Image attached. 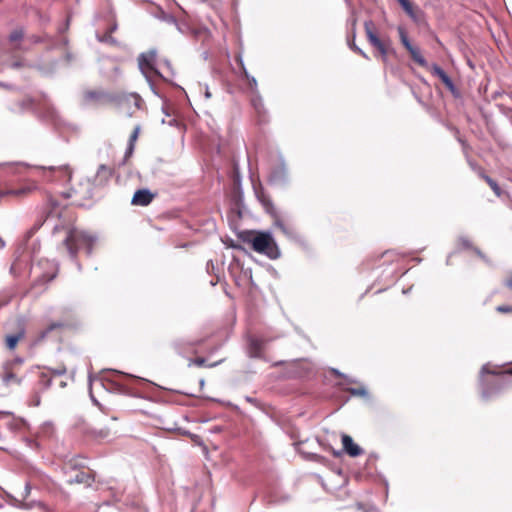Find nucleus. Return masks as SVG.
<instances>
[{
    "label": "nucleus",
    "instance_id": "f257e3e1",
    "mask_svg": "<svg viewBox=\"0 0 512 512\" xmlns=\"http://www.w3.org/2000/svg\"><path fill=\"white\" fill-rule=\"evenodd\" d=\"M96 238L76 228L70 229L63 240L71 258L75 259L79 250H85L88 255L92 253Z\"/></svg>",
    "mask_w": 512,
    "mask_h": 512
},
{
    "label": "nucleus",
    "instance_id": "f03ea898",
    "mask_svg": "<svg viewBox=\"0 0 512 512\" xmlns=\"http://www.w3.org/2000/svg\"><path fill=\"white\" fill-rule=\"evenodd\" d=\"M252 249L267 256L270 259H277L280 256V250L269 232H257L254 236L245 239Z\"/></svg>",
    "mask_w": 512,
    "mask_h": 512
},
{
    "label": "nucleus",
    "instance_id": "7ed1b4c3",
    "mask_svg": "<svg viewBox=\"0 0 512 512\" xmlns=\"http://www.w3.org/2000/svg\"><path fill=\"white\" fill-rule=\"evenodd\" d=\"M365 34L368 42L380 54L382 61L387 62L388 53L391 50V40L389 37L379 38L375 32V25L373 21L368 20L364 23Z\"/></svg>",
    "mask_w": 512,
    "mask_h": 512
},
{
    "label": "nucleus",
    "instance_id": "20e7f679",
    "mask_svg": "<svg viewBox=\"0 0 512 512\" xmlns=\"http://www.w3.org/2000/svg\"><path fill=\"white\" fill-rule=\"evenodd\" d=\"M254 192L256 195V198L261 203L263 208L265 209L266 213H268L273 219L274 223L277 227H279L283 232H286L284 224L282 220L280 219L279 213L277 209L275 208L271 197L269 194L265 191V189L259 184L258 186H254Z\"/></svg>",
    "mask_w": 512,
    "mask_h": 512
},
{
    "label": "nucleus",
    "instance_id": "39448f33",
    "mask_svg": "<svg viewBox=\"0 0 512 512\" xmlns=\"http://www.w3.org/2000/svg\"><path fill=\"white\" fill-rule=\"evenodd\" d=\"M156 58V50H150L148 52L141 53L138 57L139 69L148 80H150L151 74L165 78V76L155 66Z\"/></svg>",
    "mask_w": 512,
    "mask_h": 512
},
{
    "label": "nucleus",
    "instance_id": "423d86ee",
    "mask_svg": "<svg viewBox=\"0 0 512 512\" xmlns=\"http://www.w3.org/2000/svg\"><path fill=\"white\" fill-rule=\"evenodd\" d=\"M397 31H398L399 38H400L402 45L410 53L412 59L422 67H428V63H427L426 59L423 57V55L421 54L420 49L417 46H414L411 44L405 28L402 26H399L397 28Z\"/></svg>",
    "mask_w": 512,
    "mask_h": 512
},
{
    "label": "nucleus",
    "instance_id": "0eeeda50",
    "mask_svg": "<svg viewBox=\"0 0 512 512\" xmlns=\"http://www.w3.org/2000/svg\"><path fill=\"white\" fill-rule=\"evenodd\" d=\"M0 379L5 386L20 385L22 382V376L13 364H3Z\"/></svg>",
    "mask_w": 512,
    "mask_h": 512
},
{
    "label": "nucleus",
    "instance_id": "6e6552de",
    "mask_svg": "<svg viewBox=\"0 0 512 512\" xmlns=\"http://www.w3.org/2000/svg\"><path fill=\"white\" fill-rule=\"evenodd\" d=\"M154 198L155 194H153L149 189H139L134 193L131 204L135 206H147Z\"/></svg>",
    "mask_w": 512,
    "mask_h": 512
},
{
    "label": "nucleus",
    "instance_id": "1a4fd4ad",
    "mask_svg": "<svg viewBox=\"0 0 512 512\" xmlns=\"http://www.w3.org/2000/svg\"><path fill=\"white\" fill-rule=\"evenodd\" d=\"M430 70H431V73L434 76L438 77L450 91L453 92L455 90V85H454L452 79L447 75V73L440 66H438L437 64H433V65H431Z\"/></svg>",
    "mask_w": 512,
    "mask_h": 512
},
{
    "label": "nucleus",
    "instance_id": "9d476101",
    "mask_svg": "<svg viewBox=\"0 0 512 512\" xmlns=\"http://www.w3.org/2000/svg\"><path fill=\"white\" fill-rule=\"evenodd\" d=\"M84 434L95 441H101L106 439L110 435V430L108 428H93L87 427L84 430Z\"/></svg>",
    "mask_w": 512,
    "mask_h": 512
},
{
    "label": "nucleus",
    "instance_id": "9b49d317",
    "mask_svg": "<svg viewBox=\"0 0 512 512\" xmlns=\"http://www.w3.org/2000/svg\"><path fill=\"white\" fill-rule=\"evenodd\" d=\"M342 444L344 450L352 457H357L363 453V450L353 442V439L348 435L342 436Z\"/></svg>",
    "mask_w": 512,
    "mask_h": 512
},
{
    "label": "nucleus",
    "instance_id": "f8f14e48",
    "mask_svg": "<svg viewBox=\"0 0 512 512\" xmlns=\"http://www.w3.org/2000/svg\"><path fill=\"white\" fill-rule=\"evenodd\" d=\"M66 481L70 485L85 484L89 486L93 482V477L88 472L78 471L74 476L68 477Z\"/></svg>",
    "mask_w": 512,
    "mask_h": 512
},
{
    "label": "nucleus",
    "instance_id": "ddd939ff",
    "mask_svg": "<svg viewBox=\"0 0 512 512\" xmlns=\"http://www.w3.org/2000/svg\"><path fill=\"white\" fill-rule=\"evenodd\" d=\"M112 168L106 166L105 164H101L98 169L95 176V181L98 185H103L107 183V181L112 176Z\"/></svg>",
    "mask_w": 512,
    "mask_h": 512
},
{
    "label": "nucleus",
    "instance_id": "4468645a",
    "mask_svg": "<svg viewBox=\"0 0 512 512\" xmlns=\"http://www.w3.org/2000/svg\"><path fill=\"white\" fill-rule=\"evenodd\" d=\"M478 176L489 185V187L492 189V191L495 193L497 197L501 196L502 190L500 186L494 179H492L485 173L483 168H478Z\"/></svg>",
    "mask_w": 512,
    "mask_h": 512
},
{
    "label": "nucleus",
    "instance_id": "2eb2a0df",
    "mask_svg": "<svg viewBox=\"0 0 512 512\" xmlns=\"http://www.w3.org/2000/svg\"><path fill=\"white\" fill-rule=\"evenodd\" d=\"M404 12L413 20L418 21L420 10L415 7L409 0H397Z\"/></svg>",
    "mask_w": 512,
    "mask_h": 512
},
{
    "label": "nucleus",
    "instance_id": "dca6fc26",
    "mask_svg": "<svg viewBox=\"0 0 512 512\" xmlns=\"http://www.w3.org/2000/svg\"><path fill=\"white\" fill-rule=\"evenodd\" d=\"M31 187L25 186L18 189H0V201L6 196L22 197L31 192Z\"/></svg>",
    "mask_w": 512,
    "mask_h": 512
},
{
    "label": "nucleus",
    "instance_id": "f3484780",
    "mask_svg": "<svg viewBox=\"0 0 512 512\" xmlns=\"http://www.w3.org/2000/svg\"><path fill=\"white\" fill-rule=\"evenodd\" d=\"M194 39L201 40L203 42L207 41L211 37V33L208 28L206 27H192L191 33H190Z\"/></svg>",
    "mask_w": 512,
    "mask_h": 512
},
{
    "label": "nucleus",
    "instance_id": "a211bd4d",
    "mask_svg": "<svg viewBox=\"0 0 512 512\" xmlns=\"http://www.w3.org/2000/svg\"><path fill=\"white\" fill-rule=\"evenodd\" d=\"M64 326H65V323L62 321H56V322L50 323L44 330H42L39 333L38 340L45 339L50 332H52L53 330H56V329H62Z\"/></svg>",
    "mask_w": 512,
    "mask_h": 512
},
{
    "label": "nucleus",
    "instance_id": "6ab92c4d",
    "mask_svg": "<svg viewBox=\"0 0 512 512\" xmlns=\"http://www.w3.org/2000/svg\"><path fill=\"white\" fill-rule=\"evenodd\" d=\"M23 336H24L23 331H20L16 334H12V335H7L5 338V344H6L7 348L10 350H13L16 347L19 340L21 338H23Z\"/></svg>",
    "mask_w": 512,
    "mask_h": 512
},
{
    "label": "nucleus",
    "instance_id": "aec40b11",
    "mask_svg": "<svg viewBox=\"0 0 512 512\" xmlns=\"http://www.w3.org/2000/svg\"><path fill=\"white\" fill-rule=\"evenodd\" d=\"M459 245L463 249H472L481 259L486 260V256L476 247H473L471 241L468 238L461 237L459 239Z\"/></svg>",
    "mask_w": 512,
    "mask_h": 512
},
{
    "label": "nucleus",
    "instance_id": "412c9836",
    "mask_svg": "<svg viewBox=\"0 0 512 512\" xmlns=\"http://www.w3.org/2000/svg\"><path fill=\"white\" fill-rule=\"evenodd\" d=\"M249 352L252 357H259L262 352V343L257 339H252L249 344Z\"/></svg>",
    "mask_w": 512,
    "mask_h": 512
},
{
    "label": "nucleus",
    "instance_id": "4be33fe9",
    "mask_svg": "<svg viewBox=\"0 0 512 512\" xmlns=\"http://www.w3.org/2000/svg\"><path fill=\"white\" fill-rule=\"evenodd\" d=\"M49 169L61 174V178L59 180L69 181L71 179L72 173L68 166H60L58 168L50 167Z\"/></svg>",
    "mask_w": 512,
    "mask_h": 512
},
{
    "label": "nucleus",
    "instance_id": "5701e85b",
    "mask_svg": "<svg viewBox=\"0 0 512 512\" xmlns=\"http://www.w3.org/2000/svg\"><path fill=\"white\" fill-rule=\"evenodd\" d=\"M52 384V377L47 372H42L39 376L38 385L42 390L48 389Z\"/></svg>",
    "mask_w": 512,
    "mask_h": 512
},
{
    "label": "nucleus",
    "instance_id": "b1692460",
    "mask_svg": "<svg viewBox=\"0 0 512 512\" xmlns=\"http://www.w3.org/2000/svg\"><path fill=\"white\" fill-rule=\"evenodd\" d=\"M128 100L131 101L135 108L138 110H143L145 108L143 99L136 93L131 94Z\"/></svg>",
    "mask_w": 512,
    "mask_h": 512
},
{
    "label": "nucleus",
    "instance_id": "393cba45",
    "mask_svg": "<svg viewBox=\"0 0 512 512\" xmlns=\"http://www.w3.org/2000/svg\"><path fill=\"white\" fill-rule=\"evenodd\" d=\"M24 34L23 28H17L10 33L9 41L11 43L20 42L23 39Z\"/></svg>",
    "mask_w": 512,
    "mask_h": 512
},
{
    "label": "nucleus",
    "instance_id": "a878e982",
    "mask_svg": "<svg viewBox=\"0 0 512 512\" xmlns=\"http://www.w3.org/2000/svg\"><path fill=\"white\" fill-rule=\"evenodd\" d=\"M97 39L99 42L103 43H109V44H116V39L112 36V34L108 33L107 31L103 35L97 34Z\"/></svg>",
    "mask_w": 512,
    "mask_h": 512
},
{
    "label": "nucleus",
    "instance_id": "bb28decb",
    "mask_svg": "<svg viewBox=\"0 0 512 512\" xmlns=\"http://www.w3.org/2000/svg\"><path fill=\"white\" fill-rule=\"evenodd\" d=\"M251 102L256 112L261 114L264 109L262 98L260 96H255Z\"/></svg>",
    "mask_w": 512,
    "mask_h": 512
},
{
    "label": "nucleus",
    "instance_id": "cd10ccee",
    "mask_svg": "<svg viewBox=\"0 0 512 512\" xmlns=\"http://www.w3.org/2000/svg\"><path fill=\"white\" fill-rule=\"evenodd\" d=\"M174 26L176 27V29L181 33V34H190L191 33V28L187 23L185 22H179L177 20V24H174Z\"/></svg>",
    "mask_w": 512,
    "mask_h": 512
},
{
    "label": "nucleus",
    "instance_id": "c85d7f7f",
    "mask_svg": "<svg viewBox=\"0 0 512 512\" xmlns=\"http://www.w3.org/2000/svg\"><path fill=\"white\" fill-rule=\"evenodd\" d=\"M159 18L167 24H177V19L173 15L165 13L164 11H161V15L159 16Z\"/></svg>",
    "mask_w": 512,
    "mask_h": 512
},
{
    "label": "nucleus",
    "instance_id": "c756f323",
    "mask_svg": "<svg viewBox=\"0 0 512 512\" xmlns=\"http://www.w3.org/2000/svg\"><path fill=\"white\" fill-rule=\"evenodd\" d=\"M102 97V93L98 91H87L84 94V98L86 101H96L99 100Z\"/></svg>",
    "mask_w": 512,
    "mask_h": 512
},
{
    "label": "nucleus",
    "instance_id": "7c9ffc66",
    "mask_svg": "<svg viewBox=\"0 0 512 512\" xmlns=\"http://www.w3.org/2000/svg\"><path fill=\"white\" fill-rule=\"evenodd\" d=\"M353 39H355V34H353ZM349 47L354 51L356 52L357 54L361 55L363 58L365 59H369L368 55L361 49L359 48L356 44H355V41L352 40L351 42L349 41Z\"/></svg>",
    "mask_w": 512,
    "mask_h": 512
},
{
    "label": "nucleus",
    "instance_id": "2f4dec72",
    "mask_svg": "<svg viewBox=\"0 0 512 512\" xmlns=\"http://www.w3.org/2000/svg\"><path fill=\"white\" fill-rule=\"evenodd\" d=\"M48 371H49V374L51 375V377L62 376L64 374H66L67 368L64 365H60L59 367H57L55 369H49Z\"/></svg>",
    "mask_w": 512,
    "mask_h": 512
},
{
    "label": "nucleus",
    "instance_id": "473e14b6",
    "mask_svg": "<svg viewBox=\"0 0 512 512\" xmlns=\"http://www.w3.org/2000/svg\"><path fill=\"white\" fill-rule=\"evenodd\" d=\"M352 395L354 396H366L367 390L365 387H359V388H349L347 389Z\"/></svg>",
    "mask_w": 512,
    "mask_h": 512
},
{
    "label": "nucleus",
    "instance_id": "72a5a7b5",
    "mask_svg": "<svg viewBox=\"0 0 512 512\" xmlns=\"http://www.w3.org/2000/svg\"><path fill=\"white\" fill-rule=\"evenodd\" d=\"M140 130H141V126L138 124L135 126L133 132L131 133L130 135V138H129V143L131 144H135V142L137 141L138 139V136H139V133H140Z\"/></svg>",
    "mask_w": 512,
    "mask_h": 512
},
{
    "label": "nucleus",
    "instance_id": "f704fd0d",
    "mask_svg": "<svg viewBox=\"0 0 512 512\" xmlns=\"http://www.w3.org/2000/svg\"><path fill=\"white\" fill-rule=\"evenodd\" d=\"M243 72H244L245 77L249 81L250 88L252 90H255L257 88V81H256V79L254 77H252V76H249V74L247 73L245 68H243Z\"/></svg>",
    "mask_w": 512,
    "mask_h": 512
},
{
    "label": "nucleus",
    "instance_id": "c9c22d12",
    "mask_svg": "<svg viewBox=\"0 0 512 512\" xmlns=\"http://www.w3.org/2000/svg\"><path fill=\"white\" fill-rule=\"evenodd\" d=\"M30 40H31V42H33V43H35V44H36V43L48 42V41H50L51 39H50V37H49V36L45 35V36H43V37H40V36H32V37H30Z\"/></svg>",
    "mask_w": 512,
    "mask_h": 512
},
{
    "label": "nucleus",
    "instance_id": "e433bc0d",
    "mask_svg": "<svg viewBox=\"0 0 512 512\" xmlns=\"http://www.w3.org/2000/svg\"><path fill=\"white\" fill-rule=\"evenodd\" d=\"M499 313H512V306L500 305L496 307Z\"/></svg>",
    "mask_w": 512,
    "mask_h": 512
},
{
    "label": "nucleus",
    "instance_id": "4c0bfd02",
    "mask_svg": "<svg viewBox=\"0 0 512 512\" xmlns=\"http://www.w3.org/2000/svg\"><path fill=\"white\" fill-rule=\"evenodd\" d=\"M162 64L166 67L167 73L172 76L174 73L172 71V65H171L170 61L165 59V60H163Z\"/></svg>",
    "mask_w": 512,
    "mask_h": 512
},
{
    "label": "nucleus",
    "instance_id": "58836bf2",
    "mask_svg": "<svg viewBox=\"0 0 512 512\" xmlns=\"http://www.w3.org/2000/svg\"><path fill=\"white\" fill-rule=\"evenodd\" d=\"M22 359L20 358H17L13 361H10V362H6L5 364H13L15 369L19 370V367L22 365Z\"/></svg>",
    "mask_w": 512,
    "mask_h": 512
},
{
    "label": "nucleus",
    "instance_id": "ea45409f",
    "mask_svg": "<svg viewBox=\"0 0 512 512\" xmlns=\"http://www.w3.org/2000/svg\"><path fill=\"white\" fill-rule=\"evenodd\" d=\"M60 44L63 46H66L68 44V39L64 37V38H62L61 41H59L57 43L51 42L50 47H58Z\"/></svg>",
    "mask_w": 512,
    "mask_h": 512
},
{
    "label": "nucleus",
    "instance_id": "a19ab883",
    "mask_svg": "<svg viewBox=\"0 0 512 512\" xmlns=\"http://www.w3.org/2000/svg\"><path fill=\"white\" fill-rule=\"evenodd\" d=\"M192 363H193L194 365H196V366L201 367V366H204V364H205V359H204V358H202V357H198V358H195L194 360H192Z\"/></svg>",
    "mask_w": 512,
    "mask_h": 512
},
{
    "label": "nucleus",
    "instance_id": "79ce46f5",
    "mask_svg": "<svg viewBox=\"0 0 512 512\" xmlns=\"http://www.w3.org/2000/svg\"><path fill=\"white\" fill-rule=\"evenodd\" d=\"M26 64L23 61H14L11 63V67L14 69H18L20 67H24Z\"/></svg>",
    "mask_w": 512,
    "mask_h": 512
},
{
    "label": "nucleus",
    "instance_id": "37998d69",
    "mask_svg": "<svg viewBox=\"0 0 512 512\" xmlns=\"http://www.w3.org/2000/svg\"><path fill=\"white\" fill-rule=\"evenodd\" d=\"M134 146H135V144L128 143V147H127V150H126V156H129V155H131L133 153Z\"/></svg>",
    "mask_w": 512,
    "mask_h": 512
},
{
    "label": "nucleus",
    "instance_id": "c03bdc74",
    "mask_svg": "<svg viewBox=\"0 0 512 512\" xmlns=\"http://www.w3.org/2000/svg\"><path fill=\"white\" fill-rule=\"evenodd\" d=\"M77 466V460H70L68 463H66V467L68 468H75Z\"/></svg>",
    "mask_w": 512,
    "mask_h": 512
},
{
    "label": "nucleus",
    "instance_id": "a18cd8bd",
    "mask_svg": "<svg viewBox=\"0 0 512 512\" xmlns=\"http://www.w3.org/2000/svg\"><path fill=\"white\" fill-rule=\"evenodd\" d=\"M469 165L478 174V168H481V167L478 166L475 162H473L471 160L469 161Z\"/></svg>",
    "mask_w": 512,
    "mask_h": 512
},
{
    "label": "nucleus",
    "instance_id": "49530a36",
    "mask_svg": "<svg viewBox=\"0 0 512 512\" xmlns=\"http://www.w3.org/2000/svg\"><path fill=\"white\" fill-rule=\"evenodd\" d=\"M73 60V55L70 52H66L65 54V61L67 63H70Z\"/></svg>",
    "mask_w": 512,
    "mask_h": 512
},
{
    "label": "nucleus",
    "instance_id": "de8ad7c7",
    "mask_svg": "<svg viewBox=\"0 0 512 512\" xmlns=\"http://www.w3.org/2000/svg\"><path fill=\"white\" fill-rule=\"evenodd\" d=\"M39 404H40V397H39V395H35V396L33 397V403H32V405H33V406H38Z\"/></svg>",
    "mask_w": 512,
    "mask_h": 512
},
{
    "label": "nucleus",
    "instance_id": "09e8293b",
    "mask_svg": "<svg viewBox=\"0 0 512 512\" xmlns=\"http://www.w3.org/2000/svg\"><path fill=\"white\" fill-rule=\"evenodd\" d=\"M116 29H117V24H116V23H114L111 27H109V28L107 29V32H108V33H110V34H112L113 32H115V31H116Z\"/></svg>",
    "mask_w": 512,
    "mask_h": 512
},
{
    "label": "nucleus",
    "instance_id": "8fccbe9b",
    "mask_svg": "<svg viewBox=\"0 0 512 512\" xmlns=\"http://www.w3.org/2000/svg\"><path fill=\"white\" fill-rule=\"evenodd\" d=\"M506 287L512 290V276L506 281Z\"/></svg>",
    "mask_w": 512,
    "mask_h": 512
},
{
    "label": "nucleus",
    "instance_id": "3c124183",
    "mask_svg": "<svg viewBox=\"0 0 512 512\" xmlns=\"http://www.w3.org/2000/svg\"><path fill=\"white\" fill-rule=\"evenodd\" d=\"M482 372H483V373H491V372L487 369V367H486V366H483V368H482Z\"/></svg>",
    "mask_w": 512,
    "mask_h": 512
},
{
    "label": "nucleus",
    "instance_id": "603ef678",
    "mask_svg": "<svg viewBox=\"0 0 512 512\" xmlns=\"http://www.w3.org/2000/svg\"><path fill=\"white\" fill-rule=\"evenodd\" d=\"M504 374L512 375V367L504 372Z\"/></svg>",
    "mask_w": 512,
    "mask_h": 512
},
{
    "label": "nucleus",
    "instance_id": "864d4df0",
    "mask_svg": "<svg viewBox=\"0 0 512 512\" xmlns=\"http://www.w3.org/2000/svg\"><path fill=\"white\" fill-rule=\"evenodd\" d=\"M205 96H206L207 98H209V97H211V93H210L209 91H206Z\"/></svg>",
    "mask_w": 512,
    "mask_h": 512
},
{
    "label": "nucleus",
    "instance_id": "5fc2aeb1",
    "mask_svg": "<svg viewBox=\"0 0 512 512\" xmlns=\"http://www.w3.org/2000/svg\"><path fill=\"white\" fill-rule=\"evenodd\" d=\"M59 385H60V387H65L66 383L64 381H61Z\"/></svg>",
    "mask_w": 512,
    "mask_h": 512
},
{
    "label": "nucleus",
    "instance_id": "6e6d98bb",
    "mask_svg": "<svg viewBox=\"0 0 512 512\" xmlns=\"http://www.w3.org/2000/svg\"><path fill=\"white\" fill-rule=\"evenodd\" d=\"M335 374H337L338 376H342L341 373H339L338 371L334 370Z\"/></svg>",
    "mask_w": 512,
    "mask_h": 512
}]
</instances>
